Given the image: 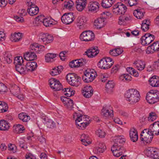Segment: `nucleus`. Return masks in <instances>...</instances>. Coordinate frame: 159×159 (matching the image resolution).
<instances>
[{
	"label": "nucleus",
	"instance_id": "obj_4",
	"mask_svg": "<svg viewBox=\"0 0 159 159\" xmlns=\"http://www.w3.org/2000/svg\"><path fill=\"white\" fill-rule=\"evenodd\" d=\"M146 99L150 104H154L159 101V92L157 90H150L147 94Z\"/></svg>",
	"mask_w": 159,
	"mask_h": 159
},
{
	"label": "nucleus",
	"instance_id": "obj_16",
	"mask_svg": "<svg viewBox=\"0 0 159 159\" xmlns=\"http://www.w3.org/2000/svg\"><path fill=\"white\" fill-rule=\"evenodd\" d=\"M103 117L105 119L111 117L113 115L112 108L110 106H106L104 107L102 110Z\"/></svg>",
	"mask_w": 159,
	"mask_h": 159
},
{
	"label": "nucleus",
	"instance_id": "obj_51",
	"mask_svg": "<svg viewBox=\"0 0 159 159\" xmlns=\"http://www.w3.org/2000/svg\"><path fill=\"white\" fill-rule=\"evenodd\" d=\"M16 132L17 133H21L25 130V128L23 125L20 124H18L15 126Z\"/></svg>",
	"mask_w": 159,
	"mask_h": 159
},
{
	"label": "nucleus",
	"instance_id": "obj_57",
	"mask_svg": "<svg viewBox=\"0 0 159 159\" xmlns=\"http://www.w3.org/2000/svg\"><path fill=\"white\" fill-rule=\"evenodd\" d=\"M74 4L73 2L71 0L65 1L64 3V7L66 9H70Z\"/></svg>",
	"mask_w": 159,
	"mask_h": 159
},
{
	"label": "nucleus",
	"instance_id": "obj_7",
	"mask_svg": "<svg viewBox=\"0 0 159 159\" xmlns=\"http://www.w3.org/2000/svg\"><path fill=\"white\" fill-rule=\"evenodd\" d=\"M114 61L110 57L102 59L98 63V67L102 69H108L113 65Z\"/></svg>",
	"mask_w": 159,
	"mask_h": 159
},
{
	"label": "nucleus",
	"instance_id": "obj_5",
	"mask_svg": "<svg viewBox=\"0 0 159 159\" xmlns=\"http://www.w3.org/2000/svg\"><path fill=\"white\" fill-rule=\"evenodd\" d=\"M140 135L141 142L145 144L151 142L153 135L148 129H145L142 132Z\"/></svg>",
	"mask_w": 159,
	"mask_h": 159
},
{
	"label": "nucleus",
	"instance_id": "obj_14",
	"mask_svg": "<svg viewBox=\"0 0 159 159\" xmlns=\"http://www.w3.org/2000/svg\"><path fill=\"white\" fill-rule=\"evenodd\" d=\"M87 61L83 58L76 59L69 63V65L71 68L78 67L85 65Z\"/></svg>",
	"mask_w": 159,
	"mask_h": 159
},
{
	"label": "nucleus",
	"instance_id": "obj_52",
	"mask_svg": "<svg viewBox=\"0 0 159 159\" xmlns=\"http://www.w3.org/2000/svg\"><path fill=\"white\" fill-rule=\"evenodd\" d=\"M106 149V146H104L102 148H100L98 147L95 148L93 149V152L95 153L98 154L103 152Z\"/></svg>",
	"mask_w": 159,
	"mask_h": 159
},
{
	"label": "nucleus",
	"instance_id": "obj_6",
	"mask_svg": "<svg viewBox=\"0 0 159 159\" xmlns=\"http://www.w3.org/2000/svg\"><path fill=\"white\" fill-rule=\"evenodd\" d=\"M66 78L68 83L71 86L77 87L80 84V78L75 74H68Z\"/></svg>",
	"mask_w": 159,
	"mask_h": 159
},
{
	"label": "nucleus",
	"instance_id": "obj_19",
	"mask_svg": "<svg viewBox=\"0 0 159 159\" xmlns=\"http://www.w3.org/2000/svg\"><path fill=\"white\" fill-rule=\"evenodd\" d=\"M106 20V18L103 17H100L95 20L94 25L95 28L98 29L103 28L105 25Z\"/></svg>",
	"mask_w": 159,
	"mask_h": 159
},
{
	"label": "nucleus",
	"instance_id": "obj_50",
	"mask_svg": "<svg viewBox=\"0 0 159 159\" xmlns=\"http://www.w3.org/2000/svg\"><path fill=\"white\" fill-rule=\"evenodd\" d=\"M56 57V55L51 53H48L45 56V60L46 62H49Z\"/></svg>",
	"mask_w": 159,
	"mask_h": 159
},
{
	"label": "nucleus",
	"instance_id": "obj_15",
	"mask_svg": "<svg viewBox=\"0 0 159 159\" xmlns=\"http://www.w3.org/2000/svg\"><path fill=\"white\" fill-rule=\"evenodd\" d=\"M74 19V15L72 13H65L61 18L62 22L66 24H69L71 23Z\"/></svg>",
	"mask_w": 159,
	"mask_h": 159
},
{
	"label": "nucleus",
	"instance_id": "obj_56",
	"mask_svg": "<svg viewBox=\"0 0 159 159\" xmlns=\"http://www.w3.org/2000/svg\"><path fill=\"white\" fill-rule=\"evenodd\" d=\"M124 2L127 5L131 7L136 5L137 0H124Z\"/></svg>",
	"mask_w": 159,
	"mask_h": 159
},
{
	"label": "nucleus",
	"instance_id": "obj_11",
	"mask_svg": "<svg viewBox=\"0 0 159 159\" xmlns=\"http://www.w3.org/2000/svg\"><path fill=\"white\" fill-rule=\"evenodd\" d=\"M111 151L114 155L117 157H120L125 152L124 148L121 147L120 144L118 145V143H115L113 144L111 147Z\"/></svg>",
	"mask_w": 159,
	"mask_h": 159
},
{
	"label": "nucleus",
	"instance_id": "obj_61",
	"mask_svg": "<svg viewBox=\"0 0 159 159\" xmlns=\"http://www.w3.org/2000/svg\"><path fill=\"white\" fill-rule=\"evenodd\" d=\"M8 149L9 150L14 152L16 151V147L13 144H10L8 145Z\"/></svg>",
	"mask_w": 159,
	"mask_h": 159
},
{
	"label": "nucleus",
	"instance_id": "obj_28",
	"mask_svg": "<svg viewBox=\"0 0 159 159\" xmlns=\"http://www.w3.org/2000/svg\"><path fill=\"white\" fill-rule=\"evenodd\" d=\"M129 136L133 142L137 141L138 140V134L136 129L134 128H131L129 131Z\"/></svg>",
	"mask_w": 159,
	"mask_h": 159
},
{
	"label": "nucleus",
	"instance_id": "obj_13",
	"mask_svg": "<svg viewBox=\"0 0 159 159\" xmlns=\"http://www.w3.org/2000/svg\"><path fill=\"white\" fill-rule=\"evenodd\" d=\"M49 82L51 87L55 91L60 90L62 88V86L59 81L55 79H51L49 80Z\"/></svg>",
	"mask_w": 159,
	"mask_h": 159
},
{
	"label": "nucleus",
	"instance_id": "obj_1",
	"mask_svg": "<svg viewBox=\"0 0 159 159\" xmlns=\"http://www.w3.org/2000/svg\"><path fill=\"white\" fill-rule=\"evenodd\" d=\"M44 47L34 43L30 45L29 52L24 54V59L27 61H33L37 58L36 53H39L44 50Z\"/></svg>",
	"mask_w": 159,
	"mask_h": 159
},
{
	"label": "nucleus",
	"instance_id": "obj_55",
	"mask_svg": "<svg viewBox=\"0 0 159 159\" xmlns=\"http://www.w3.org/2000/svg\"><path fill=\"white\" fill-rule=\"evenodd\" d=\"M42 22L43 25L46 27L51 26L53 25L52 21L50 20L47 18L43 19Z\"/></svg>",
	"mask_w": 159,
	"mask_h": 159
},
{
	"label": "nucleus",
	"instance_id": "obj_21",
	"mask_svg": "<svg viewBox=\"0 0 159 159\" xmlns=\"http://www.w3.org/2000/svg\"><path fill=\"white\" fill-rule=\"evenodd\" d=\"M82 91L83 95L86 98L90 97L93 94V90L92 87L89 85L84 87Z\"/></svg>",
	"mask_w": 159,
	"mask_h": 159
},
{
	"label": "nucleus",
	"instance_id": "obj_20",
	"mask_svg": "<svg viewBox=\"0 0 159 159\" xmlns=\"http://www.w3.org/2000/svg\"><path fill=\"white\" fill-rule=\"evenodd\" d=\"M39 39L43 43L46 44L47 43H51L53 40V36L51 35L48 34H42L40 36Z\"/></svg>",
	"mask_w": 159,
	"mask_h": 159
},
{
	"label": "nucleus",
	"instance_id": "obj_17",
	"mask_svg": "<svg viewBox=\"0 0 159 159\" xmlns=\"http://www.w3.org/2000/svg\"><path fill=\"white\" fill-rule=\"evenodd\" d=\"M61 99L65 107L69 110H71L73 108V102L70 98L65 96L61 97Z\"/></svg>",
	"mask_w": 159,
	"mask_h": 159
},
{
	"label": "nucleus",
	"instance_id": "obj_58",
	"mask_svg": "<svg viewBox=\"0 0 159 159\" xmlns=\"http://www.w3.org/2000/svg\"><path fill=\"white\" fill-rule=\"evenodd\" d=\"M46 125L48 128H53L56 126L55 123L51 119L48 120L46 122Z\"/></svg>",
	"mask_w": 159,
	"mask_h": 159
},
{
	"label": "nucleus",
	"instance_id": "obj_53",
	"mask_svg": "<svg viewBox=\"0 0 159 159\" xmlns=\"http://www.w3.org/2000/svg\"><path fill=\"white\" fill-rule=\"evenodd\" d=\"M131 76L128 74L121 75L120 77V79L124 81H129L131 80Z\"/></svg>",
	"mask_w": 159,
	"mask_h": 159
},
{
	"label": "nucleus",
	"instance_id": "obj_62",
	"mask_svg": "<svg viewBox=\"0 0 159 159\" xmlns=\"http://www.w3.org/2000/svg\"><path fill=\"white\" fill-rule=\"evenodd\" d=\"M7 90V88L3 84L0 83V92H5Z\"/></svg>",
	"mask_w": 159,
	"mask_h": 159
},
{
	"label": "nucleus",
	"instance_id": "obj_60",
	"mask_svg": "<svg viewBox=\"0 0 159 159\" xmlns=\"http://www.w3.org/2000/svg\"><path fill=\"white\" fill-rule=\"evenodd\" d=\"M152 157L154 159H159V149H155Z\"/></svg>",
	"mask_w": 159,
	"mask_h": 159
},
{
	"label": "nucleus",
	"instance_id": "obj_47",
	"mask_svg": "<svg viewBox=\"0 0 159 159\" xmlns=\"http://www.w3.org/2000/svg\"><path fill=\"white\" fill-rule=\"evenodd\" d=\"M155 150V149L153 148L148 147L146 149L145 151V154L148 157H152Z\"/></svg>",
	"mask_w": 159,
	"mask_h": 159
},
{
	"label": "nucleus",
	"instance_id": "obj_25",
	"mask_svg": "<svg viewBox=\"0 0 159 159\" xmlns=\"http://www.w3.org/2000/svg\"><path fill=\"white\" fill-rule=\"evenodd\" d=\"M76 3L77 9L81 11L85 8L87 4V0H76Z\"/></svg>",
	"mask_w": 159,
	"mask_h": 159
},
{
	"label": "nucleus",
	"instance_id": "obj_38",
	"mask_svg": "<svg viewBox=\"0 0 159 159\" xmlns=\"http://www.w3.org/2000/svg\"><path fill=\"white\" fill-rule=\"evenodd\" d=\"M80 138L82 144L85 146H86L90 143V142L89 141V137L88 135L83 134L81 135Z\"/></svg>",
	"mask_w": 159,
	"mask_h": 159
},
{
	"label": "nucleus",
	"instance_id": "obj_23",
	"mask_svg": "<svg viewBox=\"0 0 159 159\" xmlns=\"http://www.w3.org/2000/svg\"><path fill=\"white\" fill-rule=\"evenodd\" d=\"M133 66L138 70L141 71L145 67V64L144 62L141 60L135 61L133 63Z\"/></svg>",
	"mask_w": 159,
	"mask_h": 159
},
{
	"label": "nucleus",
	"instance_id": "obj_34",
	"mask_svg": "<svg viewBox=\"0 0 159 159\" xmlns=\"http://www.w3.org/2000/svg\"><path fill=\"white\" fill-rule=\"evenodd\" d=\"M144 12L142 9H136L134 11V15L137 18L141 19L144 16Z\"/></svg>",
	"mask_w": 159,
	"mask_h": 159
},
{
	"label": "nucleus",
	"instance_id": "obj_9",
	"mask_svg": "<svg viewBox=\"0 0 159 159\" xmlns=\"http://www.w3.org/2000/svg\"><path fill=\"white\" fill-rule=\"evenodd\" d=\"M127 8L126 6L121 3H117L113 7L112 11L116 15L124 14Z\"/></svg>",
	"mask_w": 159,
	"mask_h": 159
},
{
	"label": "nucleus",
	"instance_id": "obj_2",
	"mask_svg": "<svg viewBox=\"0 0 159 159\" xmlns=\"http://www.w3.org/2000/svg\"><path fill=\"white\" fill-rule=\"evenodd\" d=\"M73 117L74 119H75L76 125L79 126L80 129L85 128L90 122L89 117L88 116L80 115L78 113H75Z\"/></svg>",
	"mask_w": 159,
	"mask_h": 159
},
{
	"label": "nucleus",
	"instance_id": "obj_12",
	"mask_svg": "<svg viewBox=\"0 0 159 159\" xmlns=\"http://www.w3.org/2000/svg\"><path fill=\"white\" fill-rule=\"evenodd\" d=\"M155 38L153 35L147 33L141 38V43L143 45H148L154 40Z\"/></svg>",
	"mask_w": 159,
	"mask_h": 159
},
{
	"label": "nucleus",
	"instance_id": "obj_27",
	"mask_svg": "<svg viewBox=\"0 0 159 159\" xmlns=\"http://www.w3.org/2000/svg\"><path fill=\"white\" fill-rule=\"evenodd\" d=\"M99 52V50L96 48H92L89 49L85 52V54L90 58H93L96 56Z\"/></svg>",
	"mask_w": 159,
	"mask_h": 159
},
{
	"label": "nucleus",
	"instance_id": "obj_49",
	"mask_svg": "<svg viewBox=\"0 0 159 159\" xmlns=\"http://www.w3.org/2000/svg\"><path fill=\"white\" fill-rule=\"evenodd\" d=\"M24 60L22 57L17 56L14 59V64L15 66L22 64L23 63Z\"/></svg>",
	"mask_w": 159,
	"mask_h": 159
},
{
	"label": "nucleus",
	"instance_id": "obj_63",
	"mask_svg": "<svg viewBox=\"0 0 159 159\" xmlns=\"http://www.w3.org/2000/svg\"><path fill=\"white\" fill-rule=\"evenodd\" d=\"M65 140L67 143H70L71 142L72 137L69 135H67L65 136Z\"/></svg>",
	"mask_w": 159,
	"mask_h": 159
},
{
	"label": "nucleus",
	"instance_id": "obj_43",
	"mask_svg": "<svg viewBox=\"0 0 159 159\" xmlns=\"http://www.w3.org/2000/svg\"><path fill=\"white\" fill-rule=\"evenodd\" d=\"M16 69L18 72L20 74L26 73V69L25 66L22 65V64L18 65L15 66Z\"/></svg>",
	"mask_w": 159,
	"mask_h": 159
},
{
	"label": "nucleus",
	"instance_id": "obj_26",
	"mask_svg": "<svg viewBox=\"0 0 159 159\" xmlns=\"http://www.w3.org/2000/svg\"><path fill=\"white\" fill-rule=\"evenodd\" d=\"M37 63L35 61L28 62L25 66L26 72L32 71L35 70L37 68Z\"/></svg>",
	"mask_w": 159,
	"mask_h": 159
},
{
	"label": "nucleus",
	"instance_id": "obj_35",
	"mask_svg": "<svg viewBox=\"0 0 159 159\" xmlns=\"http://www.w3.org/2000/svg\"><path fill=\"white\" fill-rule=\"evenodd\" d=\"M9 125L8 122L4 120L0 121V130L6 131L8 129Z\"/></svg>",
	"mask_w": 159,
	"mask_h": 159
},
{
	"label": "nucleus",
	"instance_id": "obj_54",
	"mask_svg": "<svg viewBox=\"0 0 159 159\" xmlns=\"http://www.w3.org/2000/svg\"><path fill=\"white\" fill-rule=\"evenodd\" d=\"M96 135L99 137L103 138L105 137L106 133L103 130L99 129L96 131Z\"/></svg>",
	"mask_w": 159,
	"mask_h": 159
},
{
	"label": "nucleus",
	"instance_id": "obj_39",
	"mask_svg": "<svg viewBox=\"0 0 159 159\" xmlns=\"http://www.w3.org/2000/svg\"><path fill=\"white\" fill-rule=\"evenodd\" d=\"M123 52V50L119 48H117L110 50V54L113 56H117Z\"/></svg>",
	"mask_w": 159,
	"mask_h": 159
},
{
	"label": "nucleus",
	"instance_id": "obj_22",
	"mask_svg": "<svg viewBox=\"0 0 159 159\" xmlns=\"http://www.w3.org/2000/svg\"><path fill=\"white\" fill-rule=\"evenodd\" d=\"M148 129L154 135H159V122H155L150 125Z\"/></svg>",
	"mask_w": 159,
	"mask_h": 159
},
{
	"label": "nucleus",
	"instance_id": "obj_30",
	"mask_svg": "<svg viewBox=\"0 0 159 159\" xmlns=\"http://www.w3.org/2000/svg\"><path fill=\"white\" fill-rule=\"evenodd\" d=\"M28 8V12L29 14L31 16L36 15L39 12V9L38 7L34 6L33 7H29Z\"/></svg>",
	"mask_w": 159,
	"mask_h": 159
},
{
	"label": "nucleus",
	"instance_id": "obj_48",
	"mask_svg": "<svg viewBox=\"0 0 159 159\" xmlns=\"http://www.w3.org/2000/svg\"><path fill=\"white\" fill-rule=\"evenodd\" d=\"M66 93H65V94L68 97H70L74 95L75 93V91L71 89H69L68 88L65 89V90L64 91Z\"/></svg>",
	"mask_w": 159,
	"mask_h": 159
},
{
	"label": "nucleus",
	"instance_id": "obj_45",
	"mask_svg": "<svg viewBox=\"0 0 159 159\" xmlns=\"http://www.w3.org/2000/svg\"><path fill=\"white\" fill-rule=\"evenodd\" d=\"M114 142V143H118V145L120 144L121 147V144L125 142V139L123 136H119L115 137Z\"/></svg>",
	"mask_w": 159,
	"mask_h": 159
},
{
	"label": "nucleus",
	"instance_id": "obj_46",
	"mask_svg": "<svg viewBox=\"0 0 159 159\" xmlns=\"http://www.w3.org/2000/svg\"><path fill=\"white\" fill-rule=\"evenodd\" d=\"M157 117V115L155 112H151L149 114L148 120L150 122H152L156 120Z\"/></svg>",
	"mask_w": 159,
	"mask_h": 159
},
{
	"label": "nucleus",
	"instance_id": "obj_3",
	"mask_svg": "<svg viewBox=\"0 0 159 159\" xmlns=\"http://www.w3.org/2000/svg\"><path fill=\"white\" fill-rule=\"evenodd\" d=\"M125 97L129 103L134 104L139 101L140 95L139 92L137 90L132 89L127 91L125 94Z\"/></svg>",
	"mask_w": 159,
	"mask_h": 159
},
{
	"label": "nucleus",
	"instance_id": "obj_42",
	"mask_svg": "<svg viewBox=\"0 0 159 159\" xmlns=\"http://www.w3.org/2000/svg\"><path fill=\"white\" fill-rule=\"evenodd\" d=\"M8 106L5 102L3 101H0V112H4L7 111Z\"/></svg>",
	"mask_w": 159,
	"mask_h": 159
},
{
	"label": "nucleus",
	"instance_id": "obj_29",
	"mask_svg": "<svg viewBox=\"0 0 159 159\" xmlns=\"http://www.w3.org/2000/svg\"><path fill=\"white\" fill-rule=\"evenodd\" d=\"M115 86V83L113 80H109L106 85V90L107 92L111 93L113 92V88Z\"/></svg>",
	"mask_w": 159,
	"mask_h": 159
},
{
	"label": "nucleus",
	"instance_id": "obj_24",
	"mask_svg": "<svg viewBox=\"0 0 159 159\" xmlns=\"http://www.w3.org/2000/svg\"><path fill=\"white\" fill-rule=\"evenodd\" d=\"M99 4L97 2H91L88 6L89 11L91 12H96L98 11Z\"/></svg>",
	"mask_w": 159,
	"mask_h": 159
},
{
	"label": "nucleus",
	"instance_id": "obj_37",
	"mask_svg": "<svg viewBox=\"0 0 159 159\" xmlns=\"http://www.w3.org/2000/svg\"><path fill=\"white\" fill-rule=\"evenodd\" d=\"M63 68L62 66H59L56 68L53 69L50 72V74L52 76L58 75L61 73L63 70Z\"/></svg>",
	"mask_w": 159,
	"mask_h": 159
},
{
	"label": "nucleus",
	"instance_id": "obj_8",
	"mask_svg": "<svg viewBox=\"0 0 159 159\" xmlns=\"http://www.w3.org/2000/svg\"><path fill=\"white\" fill-rule=\"evenodd\" d=\"M97 76V74L95 70L88 69L84 72L82 78L85 82L88 83L92 81Z\"/></svg>",
	"mask_w": 159,
	"mask_h": 159
},
{
	"label": "nucleus",
	"instance_id": "obj_36",
	"mask_svg": "<svg viewBox=\"0 0 159 159\" xmlns=\"http://www.w3.org/2000/svg\"><path fill=\"white\" fill-rule=\"evenodd\" d=\"M115 2L113 0H102L101 5L104 8H107L110 7Z\"/></svg>",
	"mask_w": 159,
	"mask_h": 159
},
{
	"label": "nucleus",
	"instance_id": "obj_10",
	"mask_svg": "<svg viewBox=\"0 0 159 159\" xmlns=\"http://www.w3.org/2000/svg\"><path fill=\"white\" fill-rule=\"evenodd\" d=\"M95 38L94 34L91 31L89 30L83 32L80 36V39L82 41H90L93 40Z\"/></svg>",
	"mask_w": 159,
	"mask_h": 159
},
{
	"label": "nucleus",
	"instance_id": "obj_18",
	"mask_svg": "<svg viewBox=\"0 0 159 159\" xmlns=\"http://www.w3.org/2000/svg\"><path fill=\"white\" fill-rule=\"evenodd\" d=\"M159 50V41H157L148 47L146 50V52L148 54H149Z\"/></svg>",
	"mask_w": 159,
	"mask_h": 159
},
{
	"label": "nucleus",
	"instance_id": "obj_41",
	"mask_svg": "<svg viewBox=\"0 0 159 159\" xmlns=\"http://www.w3.org/2000/svg\"><path fill=\"white\" fill-rule=\"evenodd\" d=\"M11 92L14 95L17 96L20 93V89L18 86L14 85L10 88Z\"/></svg>",
	"mask_w": 159,
	"mask_h": 159
},
{
	"label": "nucleus",
	"instance_id": "obj_32",
	"mask_svg": "<svg viewBox=\"0 0 159 159\" xmlns=\"http://www.w3.org/2000/svg\"><path fill=\"white\" fill-rule=\"evenodd\" d=\"M22 34L19 32L11 34L10 37V39L12 41L17 42L20 41L22 38Z\"/></svg>",
	"mask_w": 159,
	"mask_h": 159
},
{
	"label": "nucleus",
	"instance_id": "obj_64",
	"mask_svg": "<svg viewBox=\"0 0 159 159\" xmlns=\"http://www.w3.org/2000/svg\"><path fill=\"white\" fill-rule=\"evenodd\" d=\"M36 2L35 0H30L27 2V5L28 7H33L36 6L35 5Z\"/></svg>",
	"mask_w": 159,
	"mask_h": 159
},
{
	"label": "nucleus",
	"instance_id": "obj_31",
	"mask_svg": "<svg viewBox=\"0 0 159 159\" xmlns=\"http://www.w3.org/2000/svg\"><path fill=\"white\" fill-rule=\"evenodd\" d=\"M150 84L152 87L159 86V79L158 77L153 76L149 80Z\"/></svg>",
	"mask_w": 159,
	"mask_h": 159
},
{
	"label": "nucleus",
	"instance_id": "obj_44",
	"mask_svg": "<svg viewBox=\"0 0 159 159\" xmlns=\"http://www.w3.org/2000/svg\"><path fill=\"white\" fill-rule=\"evenodd\" d=\"M150 22L149 20H145L143 21L141 28L144 32L147 31L149 29Z\"/></svg>",
	"mask_w": 159,
	"mask_h": 159
},
{
	"label": "nucleus",
	"instance_id": "obj_59",
	"mask_svg": "<svg viewBox=\"0 0 159 159\" xmlns=\"http://www.w3.org/2000/svg\"><path fill=\"white\" fill-rule=\"evenodd\" d=\"M4 59L7 63L10 64L12 62L13 57L10 53H8L5 56Z\"/></svg>",
	"mask_w": 159,
	"mask_h": 159
},
{
	"label": "nucleus",
	"instance_id": "obj_40",
	"mask_svg": "<svg viewBox=\"0 0 159 159\" xmlns=\"http://www.w3.org/2000/svg\"><path fill=\"white\" fill-rule=\"evenodd\" d=\"M19 119L24 122H26L30 119V117L26 113H22L18 115Z\"/></svg>",
	"mask_w": 159,
	"mask_h": 159
},
{
	"label": "nucleus",
	"instance_id": "obj_33",
	"mask_svg": "<svg viewBox=\"0 0 159 159\" xmlns=\"http://www.w3.org/2000/svg\"><path fill=\"white\" fill-rule=\"evenodd\" d=\"M86 18L84 16H79L76 20V23L77 26H79V28L81 29V27L86 22Z\"/></svg>",
	"mask_w": 159,
	"mask_h": 159
}]
</instances>
